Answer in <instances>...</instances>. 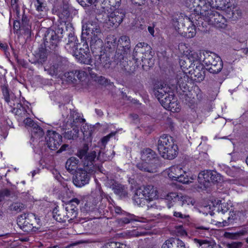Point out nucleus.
Returning <instances> with one entry per match:
<instances>
[{
  "label": "nucleus",
  "mask_w": 248,
  "mask_h": 248,
  "mask_svg": "<svg viewBox=\"0 0 248 248\" xmlns=\"http://www.w3.org/2000/svg\"><path fill=\"white\" fill-rule=\"evenodd\" d=\"M80 201L78 198H73L70 200L68 204H71L73 207H76L77 205L80 203Z\"/></svg>",
  "instance_id": "63"
},
{
  "label": "nucleus",
  "mask_w": 248,
  "mask_h": 248,
  "mask_svg": "<svg viewBox=\"0 0 248 248\" xmlns=\"http://www.w3.org/2000/svg\"><path fill=\"white\" fill-rule=\"evenodd\" d=\"M173 216L176 217H179L180 218H186L189 217L188 215H186L185 214H183L181 212L174 211L173 212Z\"/></svg>",
  "instance_id": "62"
},
{
  "label": "nucleus",
  "mask_w": 248,
  "mask_h": 248,
  "mask_svg": "<svg viewBox=\"0 0 248 248\" xmlns=\"http://www.w3.org/2000/svg\"><path fill=\"white\" fill-rule=\"evenodd\" d=\"M151 50H150L149 51H146L140 58L141 59V61L142 62V66L143 67H151L154 64V60L153 59V57L152 55L151 54Z\"/></svg>",
  "instance_id": "33"
},
{
  "label": "nucleus",
  "mask_w": 248,
  "mask_h": 248,
  "mask_svg": "<svg viewBox=\"0 0 248 248\" xmlns=\"http://www.w3.org/2000/svg\"><path fill=\"white\" fill-rule=\"evenodd\" d=\"M208 3H210V8L214 9L224 10L226 8H229L230 0H208Z\"/></svg>",
  "instance_id": "27"
},
{
  "label": "nucleus",
  "mask_w": 248,
  "mask_h": 248,
  "mask_svg": "<svg viewBox=\"0 0 248 248\" xmlns=\"http://www.w3.org/2000/svg\"><path fill=\"white\" fill-rule=\"evenodd\" d=\"M91 70L92 68L91 67H86L84 68L83 69L76 70L74 73L73 72L65 73V76L69 78V79L71 80V81L75 79V76H76L79 80L84 81L86 79L88 74H91Z\"/></svg>",
  "instance_id": "18"
},
{
  "label": "nucleus",
  "mask_w": 248,
  "mask_h": 248,
  "mask_svg": "<svg viewBox=\"0 0 248 248\" xmlns=\"http://www.w3.org/2000/svg\"><path fill=\"white\" fill-rule=\"evenodd\" d=\"M94 64L98 68L100 67L108 68L111 64L110 57L105 53L96 56Z\"/></svg>",
  "instance_id": "22"
},
{
  "label": "nucleus",
  "mask_w": 248,
  "mask_h": 248,
  "mask_svg": "<svg viewBox=\"0 0 248 248\" xmlns=\"http://www.w3.org/2000/svg\"><path fill=\"white\" fill-rule=\"evenodd\" d=\"M78 163V159L75 157H71L69 158L65 164L66 170L70 173H74L77 171V165Z\"/></svg>",
  "instance_id": "34"
},
{
  "label": "nucleus",
  "mask_w": 248,
  "mask_h": 248,
  "mask_svg": "<svg viewBox=\"0 0 248 248\" xmlns=\"http://www.w3.org/2000/svg\"><path fill=\"white\" fill-rule=\"evenodd\" d=\"M192 24L189 26H186L185 28L180 31V35L186 38H191L194 37L196 34V26L203 27V21H199L197 18L191 19Z\"/></svg>",
  "instance_id": "15"
},
{
  "label": "nucleus",
  "mask_w": 248,
  "mask_h": 248,
  "mask_svg": "<svg viewBox=\"0 0 248 248\" xmlns=\"http://www.w3.org/2000/svg\"><path fill=\"white\" fill-rule=\"evenodd\" d=\"M81 52H83V53H89V47L88 43L85 42L83 44V47L80 48Z\"/></svg>",
  "instance_id": "59"
},
{
  "label": "nucleus",
  "mask_w": 248,
  "mask_h": 248,
  "mask_svg": "<svg viewBox=\"0 0 248 248\" xmlns=\"http://www.w3.org/2000/svg\"><path fill=\"white\" fill-rule=\"evenodd\" d=\"M141 162L137 164L141 171L154 173L156 171L158 160L155 153L150 148L144 149L140 153Z\"/></svg>",
  "instance_id": "4"
},
{
  "label": "nucleus",
  "mask_w": 248,
  "mask_h": 248,
  "mask_svg": "<svg viewBox=\"0 0 248 248\" xmlns=\"http://www.w3.org/2000/svg\"><path fill=\"white\" fill-rule=\"evenodd\" d=\"M10 195V191L8 189L0 190V202L2 201L5 197H8Z\"/></svg>",
  "instance_id": "54"
},
{
  "label": "nucleus",
  "mask_w": 248,
  "mask_h": 248,
  "mask_svg": "<svg viewBox=\"0 0 248 248\" xmlns=\"http://www.w3.org/2000/svg\"><path fill=\"white\" fill-rule=\"evenodd\" d=\"M174 98V96L173 93H169L168 94L166 95L164 98H161L159 101L161 105L165 109H167L169 107H170V104Z\"/></svg>",
  "instance_id": "45"
},
{
  "label": "nucleus",
  "mask_w": 248,
  "mask_h": 248,
  "mask_svg": "<svg viewBox=\"0 0 248 248\" xmlns=\"http://www.w3.org/2000/svg\"><path fill=\"white\" fill-rule=\"evenodd\" d=\"M157 149L164 158L172 159L178 154V147L172 137L168 135L160 136L157 141Z\"/></svg>",
  "instance_id": "3"
},
{
  "label": "nucleus",
  "mask_w": 248,
  "mask_h": 248,
  "mask_svg": "<svg viewBox=\"0 0 248 248\" xmlns=\"http://www.w3.org/2000/svg\"><path fill=\"white\" fill-rule=\"evenodd\" d=\"M139 217L133 214H127L126 217L118 219V223L121 225L130 223L132 221H140Z\"/></svg>",
  "instance_id": "41"
},
{
  "label": "nucleus",
  "mask_w": 248,
  "mask_h": 248,
  "mask_svg": "<svg viewBox=\"0 0 248 248\" xmlns=\"http://www.w3.org/2000/svg\"><path fill=\"white\" fill-rule=\"evenodd\" d=\"M102 7L104 9L117 8L121 4V0H100Z\"/></svg>",
  "instance_id": "35"
},
{
  "label": "nucleus",
  "mask_w": 248,
  "mask_h": 248,
  "mask_svg": "<svg viewBox=\"0 0 248 248\" xmlns=\"http://www.w3.org/2000/svg\"><path fill=\"white\" fill-rule=\"evenodd\" d=\"M36 16L39 18H43L46 15V4L44 0H36L35 3Z\"/></svg>",
  "instance_id": "28"
},
{
  "label": "nucleus",
  "mask_w": 248,
  "mask_h": 248,
  "mask_svg": "<svg viewBox=\"0 0 248 248\" xmlns=\"http://www.w3.org/2000/svg\"><path fill=\"white\" fill-rule=\"evenodd\" d=\"M239 170L238 169H236L235 167H232V169H228L226 170L227 173L232 176V177H235L237 174V171Z\"/></svg>",
  "instance_id": "58"
},
{
  "label": "nucleus",
  "mask_w": 248,
  "mask_h": 248,
  "mask_svg": "<svg viewBox=\"0 0 248 248\" xmlns=\"http://www.w3.org/2000/svg\"><path fill=\"white\" fill-rule=\"evenodd\" d=\"M13 112L21 118L26 117L28 115L26 107L23 106L21 104H18L16 107L13 108Z\"/></svg>",
  "instance_id": "39"
},
{
  "label": "nucleus",
  "mask_w": 248,
  "mask_h": 248,
  "mask_svg": "<svg viewBox=\"0 0 248 248\" xmlns=\"http://www.w3.org/2000/svg\"><path fill=\"white\" fill-rule=\"evenodd\" d=\"M218 210L219 213H221L222 214H224L228 212V208L226 207V206L223 204H221L220 205H219Z\"/></svg>",
  "instance_id": "60"
},
{
  "label": "nucleus",
  "mask_w": 248,
  "mask_h": 248,
  "mask_svg": "<svg viewBox=\"0 0 248 248\" xmlns=\"http://www.w3.org/2000/svg\"><path fill=\"white\" fill-rule=\"evenodd\" d=\"M84 54H82V52L80 51V53H79V55L76 54L75 55L80 63L86 64H91L92 60L90 56L89 53Z\"/></svg>",
  "instance_id": "42"
},
{
  "label": "nucleus",
  "mask_w": 248,
  "mask_h": 248,
  "mask_svg": "<svg viewBox=\"0 0 248 248\" xmlns=\"http://www.w3.org/2000/svg\"><path fill=\"white\" fill-rule=\"evenodd\" d=\"M125 17V12L122 10H118L111 13L108 16V23L110 26H118Z\"/></svg>",
  "instance_id": "17"
},
{
  "label": "nucleus",
  "mask_w": 248,
  "mask_h": 248,
  "mask_svg": "<svg viewBox=\"0 0 248 248\" xmlns=\"http://www.w3.org/2000/svg\"><path fill=\"white\" fill-rule=\"evenodd\" d=\"M151 46L145 43H139L135 47L132 57L133 59L137 62L138 60L142 56L145 52L151 50Z\"/></svg>",
  "instance_id": "20"
},
{
  "label": "nucleus",
  "mask_w": 248,
  "mask_h": 248,
  "mask_svg": "<svg viewBox=\"0 0 248 248\" xmlns=\"http://www.w3.org/2000/svg\"><path fill=\"white\" fill-rule=\"evenodd\" d=\"M25 208V205L19 202H14L9 206V209L16 213L20 212L24 210Z\"/></svg>",
  "instance_id": "47"
},
{
  "label": "nucleus",
  "mask_w": 248,
  "mask_h": 248,
  "mask_svg": "<svg viewBox=\"0 0 248 248\" xmlns=\"http://www.w3.org/2000/svg\"><path fill=\"white\" fill-rule=\"evenodd\" d=\"M24 123L25 125L28 127L29 130L32 127V125H33V124H36L34 122H33L32 120L28 117L26 118L24 120Z\"/></svg>",
  "instance_id": "56"
},
{
  "label": "nucleus",
  "mask_w": 248,
  "mask_h": 248,
  "mask_svg": "<svg viewBox=\"0 0 248 248\" xmlns=\"http://www.w3.org/2000/svg\"><path fill=\"white\" fill-rule=\"evenodd\" d=\"M202 20L209 24L220 28L224 27L226 22V19L222 15L211 8H210L208 14Z\"/></svg>",
  "instance_id": "12"
},
{
  "label": "nucleus",
  "mask_w": 248,
  "mask_h": 248,
  "mask_svg": "<svg viewBox=\"0 0 248 248\" xmlns=\"http://www.w3.org/2000/svg\"><path fill=\"white\" fill-rule=\"evenodd\" d=\"M116 44V38L114 36H110L107 38V44L109 48L115 47Z\"/></svg>",
  "instance_id": "55"
},
{
  "label": "nucleus",
  "mask_w": 248,
  "mask_h": 248,
  "mask_svg": "<svg viewBox=\"0 0 248 248\" xmlns=\"http://www.w3.org/2000/svg\"><path fill=\"white\" fill-rule=\"evenodd\" d=\"M72 130L65 132L64 137L68 140H76L78 137L79 127L76 125Z\"/></svg>",
  "instance_id": "43"
},
{
  "label": "nucleus",
  "mask_w": 248,
  "mask_h": 248,
  "mask_svg": "<svg viewBox=\"0 0 248 248\" xmlns=\"http://www.w3.org/2000/svg\"><path fill=\"white\" fill-rule=\"evenodd\" d=\"M130 52V41L127 36H122L118 40L116 51L118 58L121 60H127Z\"/></svg>",
  "instance_id": "9"
},
{
  "label": "nucleus",
  "mask_w": 248,
  "mask_h": 248,
  "mask_svg": "<svg viewBox=\"0 0 248 248\" xmlns=\"http://www.w3.org/2000/svg\"><path fill=\"white\" fill-rule=\"evenodd\" d=\"M187 199L186 196H184L181 193L176 192H170L168 193L166 197V200L178 202V204L181 206L187 202Z\"/></svg>",
  "instance_id": "23"
},
{
  "label": "nucleus",
  "mask_w": 248,
  "mask_h": 248,
  "mask_svg": "<svg viewBox=\"0 0 248 248\" xmlns=\"http://www.w3.org/2000/svg\"><path fill=\"white\" fill-rule=\"evenodd\" d=\"M70 118L72 119L71 122V127H75L77 125V126L80 127V124L83 122L85 120L82 119L79 114L75 111H71L70 113Z\"/></svg>",
  "instance_id": "38"
},
{
  "label": "nucleus",
  "mask_w": 248,
  "mask_h": 248,
  "mask_svg": "<svg viewBox=\"0 0 248 248\" xmlns=\"http://www.w3.org/2000/svg\"><path fill=\"white\" fill-rule=\"evenodd\" d=\"M180 106L177 102L176 98L174 97V99L170 104V107L169 106L167 109L172 112H177L180 110Z\"/></svg>",
  "instance_id": "50"
},
{
  "label": "nucleus",
  "mask_w": 248,
  "mask_h": 248,
  "mask_svg": "<svg viewBox=\"0 0 248 248\" xmlns=\"http://www.w3.org/2000/svg\"><path fill=\"white\" fill-rule=\"evenodd\" d=\"M241 246L242 243L240 242H233L227 245L228 248H239L241 247Z\"/></svg>",
  "instance_id": "61"
},
{
  "label": "nucleus",
  "mask_w": 248,
  "mask_h": 248,
  "mask_svg": "<svg viewBox=\"0 0 248 248\" xmlns=\"http://www.w3.org/2000/svg\"><path fill=\"white\" fill-rule=\"evenodd\" d=\"M107 183L116 194L121 197H125L127 196V188L125 186L113 180H108Z\"/></svg>",
  "instance_id": "19"
},
{
  "label": "nucleus",
  "mask_w": 248,
  "mask_h": 248,
  "mask_svg": "<svg viewBox=\"0 0 248 248\" xmlns=\"http://www.w3.org/2000/svg\"><path fill=\"white\" fill-rule=\"evenodd\" d=\"M195 231L202 236H205L208 234L210 228L208 225L203 224L202 222H197L194 224Z\"/></svg>",
  "instance_id": "31"
},
{
  "label": "nucleus",
  "mask_w": 248,
  "mask_h": 248,
  "mask_svg": "<svg viewBox=\"0 0 248 248\" xmlns=\"http://www.w3.org/2000/svg\"><path fill=\"white\" fill-rule=\"evenodd\" d=\"M170 89L166 84L158 82L154 87V93L155 95L158 100L162 98L164 95L169 94Z\"/></svg>",
  "instance_id": "21"
},
{
  "label": "nucleus",
  "mask_w": 248,
  "mask_h": 248,
  "mask_svg": "<svg viewBox=\"0 0 248 248\" xmlns=\"http://www.w3.org/2000/svg\"><path fill=\"white\" fill-rule=\"evenodd\" d=\"M66 210V216L67 217V221L75 219L78 216V208L77 207H73L71 204H67L64 208Z\"/></svg>",
  "instance_id": "36"
},
{
  "label": "nucleus",
  "mask_w": 248,
  "mask_h": 248,
  "mask_svg": "<svg viewBox=\"0 0 248 248\" xmlns=\"http://www.w3.org/2000/svg\"><path fill=\"white\" fill-rule=\"evenodd\" d=\"M194 241L201 248H215L217 247L216 243L211 239H198L195 238Z\"/></svg>",
  "instance_id": "30"
},
{
  "label": "nucleus",
  "mask_w": 248,
  "mask_h": 248,
  "mask_svg": "<svg viewBox=\"0 0 248 248\" xmlns=\"http://www.w3.org/2000/svg\"><path fill=\"white\" fill-rule=\"evenodd\" d=\"M210 178L211 182H217L221 180L220 175L216 171L210 170Z\"/></svg>",
  "instance_id": "51"
},
{
  "label": "nucleus",
  "mask_w": 248,
  "mask_h": 248,
  "mask_svg": "<svg viewBox=\"0 0 248 248\" xmlns=\"http://www.w3.org/2000/svg\"><path fill=\"white\" fill-rule=\"evenodd\" d=\"M88 146L85 145L82 149L78 150L77 155L82 160L84 169H78L73 179V183L78 187H81L89 183L90 179L87 170L93 171L94 169V161L96 156L95 151L88 152Z\"/></svg>",
  "instance_id": "1"
},
{
  "label": "nucleus",
  "mask_w": 248,
  "mask_h": 248,
  "mask_svg": "<svg viewBox=\"0 0 248 248\" xmlns=\"http://www.w3.org/2000/svg\"><path fill=\"white\" fill-rule=\"evenodd\" d=\"M193 18V15L189 17L184 15H180L178 17H173L172 24L176 31L180 34V30L185 28L186 26H189L192 24L191 19Z\"/></svg>",
  "instance_id": "14"
},
{
  "label": "nucleus",
  "mask_w": 248,
  "mask_h": 248,
  "mask_svg": "<svg viewBox=\"0 0 248 248\" xmlns=\"http://www.w3.org/2000/svg\"><path fill=\"white\" fill-rule=\"evenodd\" d=\"M69 16V11L67 8H63V9L59 12V16L61 19H65Z\"/></svg>",
  "instance_id": "53"
},
{
  "label": "nucleus",
  "mask_w": 248,
  "mask_h": 248,
  "mask_svg": "<svg viewBox=\"0 0 248 248\" xmlns=\"http://www.w3.org/2000/svg\"><path fill=\"white\" fill-rule=\"evenodd\" d=\"M47 147L51 150H56L62 142V137L54 131H48L46 137Z\"/></svg>",
  "instance_id": "13"
},
{
  "label": "nucleus",
  "mask_w": 248,
  "mask_h": 248,
  "mask_svg": "<svg viewBox=\"0 0 248 248\" xmlns=\"http://www.w3.org/2000/svg\"><path fill=\"white\" fill-rule=\"evenodd\" d=\"M2 91L5 101L8 103L10 106H12V105H14V103H12V102H14V100L16 99L14 95L12 93H10L8 88L6 86H3L2 87Z\"/></svg>",
  "instance_id": "40"
},
{
  "label": "nucleus",
  "mask_w": 248,
  "mask_h": 248,
  "mask_svg": "<svg viewBox=\"0 0 248 248\" xmlns=\"http://www.w3.org/2000/svg\"><path fill=\"white\" fill-rule=\"evenodd\" d=\"M84 35L91 36L90 47L91 50L101 48L103 45L101 40L102 33L98 25V20L95 18H89L88 20L82 21V36Z\"/></svg>",
  "instance_id": "2"
},
{
  "label": "nucleus",
  "mask_w": 248,
  "mask_h": 248,
  "mask_svg": "<svg viewBox=\"0 0 248 248\" xmlns=\"http://www.w3.org/2000/svg\"><path fill=\"white\" fill-rule=\"evenodd\" d=\"M162 248H186L184 243L178 238H170L162 245Z\"/></svg>",
  "instance_id": "26"
},
{
  "label": "nucleus",
  "mask_w": 248,
  "mask_h": 248,
  "mask_svg": "<svg viewBox=\"0 0 248 248\" xmlns=\"http://www.w3.org/2000/svg\"><path fill=\"white\" fill-rule=\"evenodd\" d=\"M168 176L172 180H176L183 184H188L190 181L187 173L179 166H173L167 170Z\"/></svg>",
  "instance_id": "10"
},
{
  "label": "nucleus",
  "mask_w": 248,
  "mask_h": 248,
  "mask_svg": "<svg viewBox=\"0 0 248 248\" xmlns=\"http://www.w3.org/2000/svg\"><path fill=\"white\" fill-rule=\"evenodd\" d=\"M14 29L15 31H18L19 30H21V22L19 21L16 20L14 22Z\"/></svg>",
  "instance_id": "64"
},
{
  "label": "nucleus",
  "mask_w": 248,
  "mask_h": 248,
  "mask_svg": "<svg viewBox=\"0 0 248 248\" xmlns=\"http://www.w3.org/2000/svg\"><path fill=\"white\" fill-rule=\"evenodd\" d=\"M66 213V210L64 209V207L60 209L55 208L53 211V217L58 222H65L67 220Z\"/></svg>",
  "instance_id": "29"
},
{
  "label": "nucleus",
  "mask_w": 248,
  "mask_h": 248,
  "mask_svg": "<svg viewBox=\"0 0 248 248\" xmlns=\"http://www.w3.org/2000/svg\"><path fill=\"white\" fill-rule=\"evenodd\" d=\"M117 132H111L108 135H107L106 136L104 137L102 140L101 141L103 144H106L108 141L109 140L110 138L115 136Z\"/></svg>",
  "instance_id": "57"
},
{
  "label": "nucleus",
  "mask_w": 248,
  "mask_h": 248,
  "mask_svg": "<svg viewBox=\"0 0 248 248\" xmlns=\"http://www.w3.org/2000/svg\"><path fill=\"white\" fill-rule=\"evenodd\" d=\"M78 3L82 6H86L92 5L96 2L98 0H77Z\"/></svg>",
  "instance_id": "52"
},
{
  "label": "nucleus",
  "mask_w": 248,
  "mask_h": 248,
  "mask_svg": "<svg viewBox=\"0 0 248 248\" xmlns=\"http://www.w3.org/2000/svg\"><path fill=\"white\" fill-rule=\"evenodd\" d=\"M102 248H129V247L125 244L111 242L104 244Z\"/></svg>",
  "instance_id": "48"
},
{
  "label": "nucleus",
  "mask_w": 248,
  "mask_h": 248,
  "mask_svg": "<svg viewBox=\"0 0 248 248\" xmlns=\"http://www.w3.org/2000/svg\"><path fill=\"white\" fill-rule=\"evenodd\" d=\"M29 130L31 132V137L34 139H40L44 135L43 129L37 124H33L32 127Z\"/></svg>",
  "instance_id": "37"
},
{
  "label": "nucleus",
  "mask_w": 248,
  "mask_h": 248,
  "mask_svg": "<svg viewBox=\"0 0 248 248\" xmlns=\"http://www.w3.org/2000/svg\"><path fill=\"white\" fill-rule=\"evenodd\" d=\"M66 62V60L63 58L56 57L49 65L45 67V71L52 77L56 76L64 69Z\"/></svg>",
  "instance_id": "11"
},
{
  "label": "nucleus",
  "mask_w": 248,
  "mask_h": 248,
  "mask_svg": "<svg viewBox=\"0 0 248 248\" xmlns=\"http://www.w3.org/2000/svg\"><path fill=\"white\" fill-rule=\"evenodd\" d=\"M188 6L194 12L195 16L199 21H202L203 19L209 12L210 5L207 0H189ZM193 16L194 14H192Z\"/></svg>",
  "instance_id": "7"
},
{
  "label": "nucleus",
  "mask_w": 248,
  "mask_h": 248,
  "mask_svg": "<svg viewBox=\"0 0 248 248\" xmlns=\"http://www.w3.org/2000/svg\"><path fill=\"white\" fill-rule=\"evenodd\" d=\"M21 30L24 31V33L28 36L31 34V23L28 17L23 14L21 19Z\"/></svg>",
  "instance_id": "32"
},
{
  "label": "nucleus",
  "mask_w": 248,
  "mask_h": 248,
  "mask_svg": "<svg viewBox=\"0 0 248 248\" xmlns=\"http://www.w3.org/2000/svg\"><path fill=\"white\" fill-rule=\"evenodd\" d=\"M158 191L156 187L152 185H147L140 188L136 191L133 197L135 202L139 206L145 204L146 201H151L157 199Z\"/></svg>",
  "instance_id": "5"
},
{
  "label": "nucleus",
  "mask_w": 248,
  "mask_h": 248,
  "mask_svg": "<svg viewBox=\"0 0 248 248\" xmlns=\"http://www.w3.org/2000/svg\"><path fill=\"white\" fill-rule=\"evenodd\" d=\"M29 219V213L21 214L17 218V225L25 232H30L32 231V223Z\"/></svg>",
  "instance_id": "16"
},
{
  "label": "nucleus",
  "mask_w": 248,
  "mask_h": 248,
  "mask_svg": "<svg viewBox=\"0 0 248 248\" xmlns=\"http://www.w3.org/2000/svg\"><path fill=\"white\" fill-rule=\"evenodd\" d=\"M210 170H206L199 173L198 180L199 183L204 187H208L210 186Z\"/></svg>",
  "instance_id": "25"
},
{
  "label": "nucleus",
  "mask_w": 248,
  "mask_h": 248,
  "mask_svg": "<svg viewBox=\"0 0 248 248\" xmlns=\"http://www.w3.org/2000/svg\"><path fill=\"white\" fill-rule=\"evenodd\" d=\"M63 29L58 27L55 30L47 29L44 36V44L46 48L52 51H56L60 41L62 37Z\"/></svg>",
  "instance_id": "6"
},
{
  "label": "nucleus",
  "mask_w": 248,
  "mask_h": 248,
  "mask_svg": "<svg viewBox=\"0 0 248 248\" xmlns=\"http://www.w3.org/2000/svg\"><path fill=\"white\" fill-rule=\"evenodd\" d=\"M29 220H30V222L32 223V226L33 227V229L32 232H35L40 229V227L41 226V222L40 219L37 218L35 214L33 213H29Z\"/></svg>",
  "instance_id": "44"
},
{
  "label": "nucleus",
  "mask_w": 248,
  "mask_h": 248,
  "mask_svg": "<svg viewBox=\"0 0 248 248\" xmlns=\"http://www.w3.org/2000/svg\"><path fill=\"white\" fill-rule=\"evenodd\" d=\"M202 53L200 52L198 54L197 52H192L189 53L186 61L187 62L190 63L188 66L189 68L193 67L194 66H199V65H201V62L202 61Z\"/></svg>",
  "instance_id": "24"
},
{
  "label": "nucleus",
  "mask_w": 248,
  "mask_h": 248,
  "mask_svg": "<svg viewBox=\"0 0 248 248\" xmlns=\"http://www.w3.org/2000/svg\"><path fill=\"white\" fill-rule=\"evenodd\" d=\"M65 47L68 52L73 54V55H76V50L78 49V43L77 42L67 43Z\"/></svg>",
  "instance_id": "49"
},
{
  "label": "nucleus",
  "mask_w": 248,
  "mask_h": 248,
  "mask_svg": "<svg viewBox=\"0 0 248 248\" xmlns=\"http://www.w3.org/2000/svg\"><path fill=\"white\" fill-rule=\"evenodd\" d=\"M206 69L211 73L217 74L219 72L223 67V63L221 58L215 53L207 55L202 60Z\"/></svg>",
  "instance_id": "8"
},
{
  "label": "nucleus",
  "mask_w": 248,
  "mask_h": 248,
  "mask_svg": "<svg viewBox=\"0 0 248 248\" xmlns=\"http://www.w3.org/2000/svg\"><path fill=\"white\" fill-rule=\"evenodd\" d=\"M203 69V65H199V66H196L195 68H194L193 72L191 74L195 78H197V79L200 80H202L204 78V71Z\"/></svg>",
  "instance_id": "46"
}]
</instances>
